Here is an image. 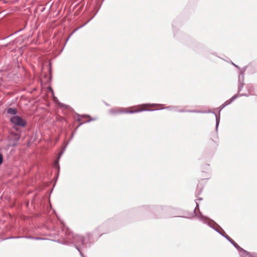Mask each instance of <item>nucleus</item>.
Segmentation results:
<instances>
[{
	"instance_id": "nucleus-1",
	"label": "nucleus",
	"mask_w": 257,
	"mask_h": 257,
	"mask_svg": "<svg viewBox=\"0 0 257 257\" xmlns=\"http://www.w3.org/2000/svg\"><path fill=\"white\" fill-rule=\"evenodd\" d=\"M11 121L14 125L20 126H25L26 124V122L25 120L22 119L21 117L15 115L11 118Z\"/></svg>"
},
{
	"instance_id": "nucleus-2",
	"label": "nucleus",
	"mask_w": 257,
	"mask_h": 257,
	"mask_svg": "<svg viewBox=\"0 0 257 257\" xmlns=\"http://www.w3.org/2000/svg\"><path fill=\"white\" fill-rule=\"evenodd\" d=\"M147 105H142L138 106L137 108H132L131 110L127 111V112L129 113H136L141 111L148 110Z\"/></svg>"
},
{
	"instance_id": "nucleus-3",
	"label": "nucleus",
	"mask_w": 257,
	"mask_h": 257,
	"mask_svg": "<svg viewBox=\"0 0 257 257\" xmlns=\"http://www.w3.org/2000/svg\"><path fill=\"white\" fill-rule=\"evenodd\" d=\"M17 110L16 108H9L7 112L11 114L15 115L17 113Z\"/></svg>"
},
{
	"instance_id": "nucleus-4",
	"label": "nucleus",
	"mask_w": 257,
	"mask_h": 257,
	"mask_svg": "<svg viewBox=\"0 0 257 257\" xmlns=\"http://www.w3.org/2000/svg\"><path fill=\"white\" fill-rule=\"evenodd\" d=\"M3 155L0 153V165L3 163Z\"/></svg>"
}]
</instances>
